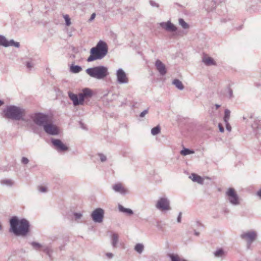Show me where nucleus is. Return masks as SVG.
<instances>
[{"mask_svg":"<svg viewBox=\"0 0 261 261\" xmlns=\"http://www.w3.org/2000/svg\"><path fill=\"white\" fill-rule=\"evenodd\" d=\"M10 231L16 236H25L29 232L30 224L24 219L19 220L13 217L10 219Z\"/></svg>","mask_w":261,"mask_h":261,"instance_id":"f257e3e1","label":"nucleus"},{"mask_svg":"<svg viewBox=\"0 0 261 261\" xmlns=\"http://www.w3.org/2000/svg\"><path fill=\"white\" fill-rule=\"evenodd\" d=\"M5 117L14 120H22L29 123V120L24 118L25 110L22 107L16 106H7L3 111Z\"/></svg>","mask_w":261,"mask_h":261,"instance_id":"f03ea898","label":"nucleus"},{"mask_svg":"<svg viewBox=\"0 0 261 261\" xmlns=\"http://www.w3.org/2000/svg\"><path fill=\"white\" fill-rule=\"evenodd\" d=\"M93 91L88 88L83 89L78 94L68 92V96L73 102L74 106L84 105V100L91 98L93 96Z\"/></svg>","mask_w":261,"mask_h":261,"instance_id":"7ed1b4c3","label":"nucleus"},{"mask_svg":"<svg viewBox=\"0 0 261 261\" xmlns=\"http://www.w3.org/2000/svg\"><path fill=\"white\" fill-rule=\"evenodd\" d=\"M108 48L107 44L103 41L100 40L95 47L90 49V55L87 59L90 62L96 60L102 59L107 54Z\"/></svg>","mask_w":261,"mask_h":261,"instance_id":"20e7f679","label":"nucleus"},{"mask_svg":"<svg viewBox=\"0 0 261 261\" xmlns=\"http://www.w3.org/2000/svg\"><path fill=\"white\" fill-rule=\"evenodd\" d=\"M86 72L90 77L97 80H105L110 74L108 67L104 66H97L87 68Z\"/></svg>","mask_w":261,"mask_h":261,"instance_id":"39448f33","label":"nucleus"},{"mask_svg":"<svg viewBox=\"0 0 261 261\" xmlns=\"http://www.w3.org/2000/svg\"><path fill=\"white\" fill-rule=\"evenodd\" d=\"M30 117L36 125L42 127H43L50 119L48 115L41 113L32 114Z\"/></svg>","mask_w":261,"mask_h":261,"instance_id":"423d86ee","label":"nucleus"},{"mask_svg":"<svg viewBox=\"0 0 261 261\" xmlns=\"http://www.w3.org/2000/svg\"><path fill=\"white\" fill-rule=\"evenodd\" d=\"M226 200L230 204L233 206H237L241 203V199L232 188H229L225 193Z\"/></svg>","mask_w":261,"mask_h":261,"instance_id":"0eeeda50","label":"nucleus"},{"mask_svg":"<svg viewBox=\"0 0 261 261\" xmlns=\"http://www.w3.org/2000/svg\"><path fill=\"white\" fill-rule=\"evenodd\" d=\"M155 206L156 209L162 212L170 211L171 209L170 200L166 197H160L156 201Z\"/></svg>","mask_w":261,"mask_h":261,"instance_id":"6e6552de","label":"nucleus"},{"mask_svg":"<svg viewBox=\"0 0 261 261\" xmlns=\"http://www.w3.org/2000/svg\"><path fill=\"white\" fill-rule=\"evenodd\" d=\"M43 128L45 132L48 135L55 136L59 134L58 127L53 123L51 118Z\"/></svg>","mask_w":261,"mask_h":261,"instance_id":"1a4fd4ad","label":"nucleus"},{"mask_svg":"<svg viewBox=\"0 0 261 261\" xmlns=\"http://www.w3.org/2000/svg\"><path fill=\"white\" fill-rule=\"evenodd\" d=\"M256 237L257 234L254 231L243 232L241 235V238L247 242L248 248L250 247L252 242L256 239Z\"/></svg>","mask_w":261,"mask_h":261,"instance_id":"9d476101","label":"nucleus"},{"mask_svg":"<svg viewBox=\"0 0 261 261\" xmlns=\"http://www.w3.org/2000/svg\"><path fill=\"white\" fill-rule=\"evenodd\" d=\"M104 211L102 208H97L91 213V218L95 223H101L103 218Z\"/></svg>","mask_w":261,"mask_h":261,"instance_id":"9b49d317","label":"nucleus"},{"mask_svg":"<svg viewBox=\"0 0 261 261\" xmlns=\"http://www.w3.org/2000/svg\"><path fill=\"white\" fill-rule=\"evenodd\" d=\"M0 45L5 47L15 46V47L19 48L20 47L19 42H15L13 39L8 40L7 38L3 35H0Z\"/></svg>","mask_w":261,"mask_h":261,"instance_id":"f8f14e48","label":"nucleus"},{"mask_svg":"<svg viewBox=\"0 0 261 261\" xmlns=\"http://www.w3.org/2000/svg\"><path fill=\"white\" fill-rule=\"evenodd\" d=\"M117 81L120 84H126L128 83V77L122 69H119L116 71Z\"/></svg>","mask_w":261,"mask_h":261,"instance_id":"ddd939ff","label":"nucleus"},{"mask_svg":"<svg viewBox=\"0 0 261 261\" xmlns=\"http://www.w3.org/2000/svg\"><path fill=\"white\" fill-rule=\"evenodd\" d=\"M51 141L55 149L59 152L65 151L68 149V147L59 139H53Z\"/></svg>","mask_w":261,"mask_h":261,"instance_id":"4468645a","label":"nucleus"},{"mask_svg":"<svg viewBox=\"0 0 261 261\" xmlns=\"http://www.w3.org/2000/svg\"><path fill=\"white\" fill-rule=\"evenodd\" d=\"M115 192L125 195L129 193V191L122 183L117 182L115 184Z\"/></svg>","mask_w":261,"mask_h":261,"instance_id":"2eb2a0df","label":"nucleus"},{"mask_svg":"<svg viewBox=\"0 0 261 261\" xmlns=\"http://www.w3.org/2000/svg\"><path fill=\"white\" fill-rule=\"evenodd\" d=\"M155 66L161 75H165L167 73V69L164 64L158 59L155 63Z\"/></svg>","mask_w":261,"mask_h":261,"instance_id":"dca6fc26","label":"nucleus"},{"mask_svg":"<svg viewBox=\"0 0 261 261\" xmlns=\"http://www.w3.org/2000/svg\"><path fill=\"white\" fill-rule=\"evenodd\" d=\"M202 61L206 66L217 65V63L215 60L212 57H210L206 55H204L203 56Z\"/></svg>","mask_w":261,"mask_h":261,"instance_id":"f3484780","label":"nucleus"},{"mask_svg":"<svg viewBox=\"0 0 261 261\" xmlns=\"http://www.w3.org/2000/svg\"><path fill=\"white\" fill-rule=\"evenodd\" d=\"M189 178L194 182H196L201 185L203 184V179L200 176L196 174L192 173L189 176Z\"/></svg>","mask_w":261,"mask_h":261,"instance_id":"a211bd4d","label":"nucleus"},{"mask_svg":"<svg viewBox=\"0 0 261 261\" xmlns=\"http://www.w3.org/2000/svg\"><path fill=\"white\" fill-rule=\"evenodd\" d=\"M118 209L120 212L124 213L128 216H131L134 214V212L131 209L125 208L120 204H118Z\"/></svg>","mask_w":261,"mask_h":261,"instance_id":"6ab92c4d","label":"nucleus"},{"mask_svg":"<svg viewBox=\"0 0 261 261\" xmlns=\"http://www.w3.org/2000/svg\"><path fill=\"white\" fill-rule=\"evenodd\" d=\"M0 184L3 186L12 187L14 185V182L11 179L5 178L0 180Z\"/></svg>","mask_w":261,"mask_h":261,"instance_id":"aec40b11","label":"nucleus"},{"mask_svg":"<svg viewBox=\"0 0 261 261\" xmlns=\"http://www.w3.org/2000/svg\"><path fill=\"white\" fill-rule=\"evenodd\" d=\"M172 84L174 85L176 88L180 90H182L184 89V86L183 85L182 82L178 79H174L172 81Z\"/></svg>","mask_w":261,"mask_h":261,"instance_id":"412c9836","label":"nucleus"},{"mask_svg":"<svg viewBox=\"0 0 261 261\" xmlns=\"http://www.w3.org/2000/svg\"><path fill=\"white\" fill-rule=\"evenodd\" d=\"M171 261H187L183 257L179 256L177 254H171L169 255Z\"/></svg>","mask_w":261,"mask_h":261,"instance_id":"4be33fe9","label":"nucleus"},{"mask_svg":"<svg viewBox=\"0 0 261 261\" xmlns=\"http://www.w3.org/2000/svg\"><path fill=\"white\" fill-rule=\"evenodd\" d=\"M82 70V67L79 65H72L70 67V71L74 73H79Z\"/></svg>","mask_w":261,"mask_h":261,"instance_id":"5701e85b","label":"nucleus"},{"mask_svg":"<svg viewBox=\"0 0 261 261\" xmlns=\"http://www.w3.org/2000/svg\"><path fill=\"white\" fill-rule=\"evenodd\" d=\"M177 30L176 27L170 21H167L166 31L168 32H173L176 31Z\"/></svg>","mask_w":261,"mask_h":261,"instance_id":"b1692460","label":"nucleus"},{"mask_svg":"<svg viewBox=\"0 0 261 261\" xmlns=\"http://www.w3.org/2000/svg\"><path fill=\"white\" fill-rule=\"evenodd\" d=\"M135 250L139 254H141L144 250V246L142 244L138 243L135 246Z\"/></svg>","mask_w":261,"mask_h":261,"instance_id":"393cba45","label":"nucleus"},{"mask_svg":"<svg viewBox=\"0 0 261 261\" xmlns=\"http://www.w3.org/2000/svg\"><path fill=\"white\" fill-rule=\"evenodd\" d=\"M194 153V151L193 150L186 148H184L180 151V154L182 155H187L188 154H193Z\"/></svg>","mask_w":261,"mask_h":261,"instance_id":"a878e982","label":"nucleus"},{"mask_svg":"<svg viewBox=\"0 0 261 261\" xmlns=\"http://www.w3.org/2000/svg\"><path fill=\"white\" fill-rule=\"evenodd\" d=\"M214 254L215 257H221L224 255V251L222 249H219Z\"/></svg>","mask_w":261,"mask_h":261,"instance_id":"bb28decb","label":"nucleus"},{"mask_svg":"<svg viewBox=\"0 0 261 261\" xmlns=\"http://www.w3.org/2000/svg\"><path fill=\"white\" fill-rule=\"evenodd\" d=\"M96 156L98 158L99 161L102 163L105 162L107 160V156L102 153H98L96 154Z\"/></svg>","mask_w":261,"mask_h":261,"instance_id":"cd10ccee","label":"nucleus"},{"mask_svg":"<svg viewBox=\"0 0 261 261\" xmlns=\"http://www.w3.org/2000/svg\"><path fill=\"white\" fill-rule=\"evenodd\" d=\"M161 132V127L159 125H158L151 129V133L153 136L159 134Z\"/></svg>","mask_w":261,"mask_h":261,"instance_id":"c85d7f7f","label":"nucleus"},{"mask_svg":"<svg viewBox=\"0 0 261 261\" xmlns=\"http://www.w3.org/2000/svg\"><path fill=\"white\" fill-rule=\"evenodd\" d=\"M230 116V111L228 109H225L224 112V121L225 122H228Z\"/></svg>","mask_w":261,"mask_h":261,"instance_id":"c756f323","label":"nucleus"},{"mask_svg":"<svg viewBox=\"0 0 261 261\" xmlns=\"http://www.w3.org/2000/svg\"><path fill=\"white\" fill-rule=\"evenodd\" d=\"M178 21L179 24L182 27L183 29H187L189 28L188 24L182 18H179Z\"/></svg>","mask_w":261,"mask_h":261,"instance_id":"7c9ffc66","label":"nucleus"},{"mask_svg":"<svg viewBox=\"0 0 261 261\" xmlns=\"http://www.w3.org/2000/svg\"><path fill=\"white\" fill-rule=\"evenodd\" d=\"M74 216L75 220L77 222H79V220L82 218L83 215L81 213H74L73 214Z\"/></svg>","mask_w":261,"mask_h":261,"instance_id":"2f4dec72","label":"nucleus"},{"mask_svg":"<svg viewBox=\"0 0 261 261\" xmlns=\"http://www.w3.org/2000/svg\"><path fill=\"white\" fill-rule=\"evenodd\" d=\"M64 18L65 20L66 25L67 26H69L71 24V22H70V18H69V16H68V15H67V14L64 15Z\"/></svg>","mask_w":261,"mask_h":261,"instance_id":"473e14b6","label":"nucleus"},{"mask_svg":"<svg viewBox=\"0 0 261 261\" xmlns=\"http://www.w3.org/2000/svg\"><path fill=\"white\" fill-rule=\"evenodd\" d=\"M31 245L35 249H39L41 247V244L37 242H32Z\"/></svg>","mask_w":261,"mask_h":261,"instance_id":"72a5a7b5","label":"nucleus"},{"mask_svg":"<svg viewBox=\"0 0 261 261\" xmlns=\"http://www.w3.org/2000/svg\"><path fill=\"white\" fill-rule=\"evenodd\" d=\"M38 191L40 193H46L47 191V188L46 187L40 186L38 187Z\"/></svg>","mask_w":261,"mask_h":261,"instance_id":"f704fd0d","label":"nucleus"},{"mask_svg":"<svg viewBox=\"0 0 261 261\" xmlns=\"http://www.w3.org/2000/svg\"><path fill=\"white\" fill-rule=\"evenodd\" d=\"M21 163L23 164L27 165L29 163V160L26 157H22L21 160Z\"/></svg>","mask_w":261,"mask_h":261,"instance_id":"c9c22d12","label":"nucleus"},{"mask_svg":"<svg viewBox=\"0 0 261 261\" xmlns=\"http://www.w3.org/2000/svg\"><path fill=\"white\" fill-rule=\"evenodd\" d=\"M105 256L107 259H111L113 257V254L112 253L107 252L105 253Z\"/></svg>","mask_w":261,"mask_h":261,"instance_id":"e433bc0d","label":"nucleus"},{"mask_svg":"<svg viewBox=\"0 0 261 261\" xmlns=\"http://www.w3.org/2000/svg\"><path fill=\"white\" fill-rule=\"evenodd\" d=\"M34 66V63L32 62H28L27 63V67L28 69H31Z\"/></svg>","mask_w":261,"mask_h":261,"instance_id":"4c0bfd02","label":"nucleus"},{"mask_svg":"<svg viewBox=\"0 0 261 261\" xmlns=\"http://www.w3.org/2000/svg\"><path fill=\"white\" fill-rule=\"evenodd\" d=\"M148 112V109L144 110L143 112H142L140 114V117H144L146 114H147Z\"/></svg>","mask_w":261,"mask_h":261,"instance_id":"58836bf2","label":"nucleus"},{"mask_svg":"<svg viewBox=\"0 0 261 261\" xmlns=\"http://www.w3.org/2000/svg\"><path fill=\"white\" fill-rule=\"evenodd\" d=\"M226 125V128L228 132H230L231 130V127L228 122H225Z\"/></svg>","mask_w":261,"mask_h":261,"instance_id":"ea45409f","label":"nucleus"},{"mask_svg":"<svg viewBox=\"0 0 261 261\" xmlns=\"http://www.w3.org/2000/svg\"><path fill=\"white\" fill-rule=\"evenodd\" d=\"M167 22H161L160 23V25L163 29H164L165 30H166L167 29Z\"/></svg>","mask_w":261,"mask_h":261,"instance_id":"a19ab883","label":"nucleus"},{"mask_svg":"<svg viewBox=\"0 0 261 261\" xmlns=\"http://www.w3.org/2000/svg\"><path fill=\"white\" fill-rule=\"evenodd\" d=\"M150 4L152 6V7H158L159 6V4H157L156 3H155V2L153 1H150Z\"/></svg>","mask_w":261,"mask_h":261,"instance_id":"79ce46f5","label":"nucleus"},{"mask_svg":"<svg viewBox=\"0 0 261 261\" xmlns=\"http://www.w3.org/2000/svg\"><path fill=\"white\" fill-rule=\"evenodd\" d=\"M181 215H182V213H181V212H180L179 213L178 216L177 218V221L178 223H180L181 222Z\"/></svg>","mask_w":261,"mask_h":261,"instance_id":"37998d69","label":"nucleus"},{"mask_svg":"<svg viewBox=\"0 0 261 261\" xmlns=\"http://www.w3.org/2000/svg\"><path fill=\"white\" fill-rule=\"evenodd\" d=\"M218 126H219L220 132L221 133H223L224 131V129L222 125L221 124L219 123L218 125Z\"/></svg>","mask_w":261,"mask_h":261,"instance_id":"c03bdc74","label":"nucleus"},{"mask_svg":"<svg viewBox=\"0 0 261 261\" xmlns=\"http://www.w3.org/2000/svg\"><path fill=\"white\" fill-rule=\"evenodd\" d=\"M256 195L261 199V188L257 191Z\"/></svg>","mask_w":261,"mask_h":261,"instance_id":"a18cd8bd","label":"nucleus"},{"mask_svg":"<svg viewBox=\"0 0 261 261\" xmlns=\"http://www.w3.org/2000/svg\"><path fill=\"white\" fill-rule=\"evenodd\" d=\"M228 92L229 95V98H231L232 97V90L231 89L229 88Z\"/></svg>","mask_w":261,"mask_h":261,"instance_id":"49530a36","label":"nucleus"},{"mask_svg":"<svg viewBox=\"0 0 261 261\" xmlns=\"http://www.w3.org/2000/svg\"><path fill=\"white\" fill-rule=\"evenodd\" d=\"M111 243L113 246H114V234L112 236Z\"/></svg>","mask_w":261,"mask_h":261,"instance_id":"de8ad7c7","label":"nucleus"},{"mask_svg":"<svg viewBox=\"0 0 261 261\" xmlns=\"http://www.w3.org/2000/svg\"><path fill=\"white\" fill-rule=\"evenodd\" d=\"M95 13H93L91 15V17H90V18L89 19V20L90 21H92V20H93L95 18Z\"/></svg>","mask_w":261,"mask_h":261,"instance_id":"09e8293b","label":"nucleus"},{"mask_svg":"<svg viewBox=\"0 0 261 261\" xmlns=\"http://www.w3.org/2000/svg\"><path fill=\"white\" fill-rule=\"evenodd\" d=\"M115 245H116L117 243V240H118V236L116 234H115Z\"/></svg>","mask_w":261,"mask_h":261,"instance_id":"8fccbe9b","label":"nucleus"},{"mask_svg":"<svg viewBox=\"0 0 261 261\" xmlns=\"http://www.w3.org/2000/svg\"><path fill=\"white\" fill-rule=\"evenodd\" d=\"M215 107H216V109H218L220 107V105H218V104H216Z\"/></svg>","mask_w":261,"mask_h":261,"instance_id":"3c124183","label":"nucleus"},{"mask_svg":"<svg viewBox=\"0 0 261 261\" xmlns=\"http://www.w3.org/2000/svg\"><path fill=\"white\" fill-rule=\"evenodd\" d=\"M194 234H195V236H198L199 235V232H197L196 231H195Z\"/></svg>","mask_w":261,"mask_h":261,"instance_id":"603ef678","label":"nucleus"},{"mask_svg":"<svg viewBox=\"0 0 261 261\" xmlns=\"http://www.w3.org/2000/svg\"><path fill=\"white\" fill-rule=\"evenodd\" d=\"M4 104V102L0 100V107Z\"/></svg>","mask_w":261,"mask_h":261,"instance_id":"864d4df0","label":"nucleus"},{"mask_svg":"<svg viewBox=\"0 0 261 261\" xmlns=\"http://www.w3.org/2000/svg\"><path fill=\"white\" fill-rule=\"evenodd\" d=\"M2 229V226L1 225V224H0V230H1Z\"/></svg>","mask_w":261,"mask_h":261,"instance_id":"5fc2aeb1","label":"nucleus"},{"mask_svg":"<svg viewBox=\"0 0 261 261\" xmlns=\"http://www.w3.org/2000/svg\"><path fill=\"white\" fill-rule=\"evenodd\" d=\"M225 212L226 213H228V210H225Z\"/></svg>","mask_w":261,"mask_h":261,"instance_id":"6e6d98bb","label":"nucleus"}]
</instances>
